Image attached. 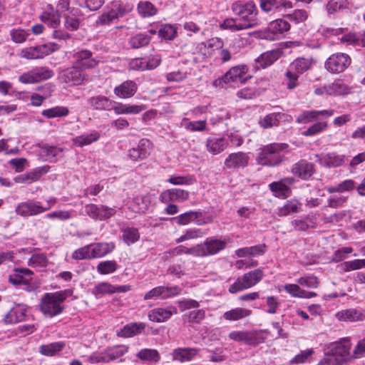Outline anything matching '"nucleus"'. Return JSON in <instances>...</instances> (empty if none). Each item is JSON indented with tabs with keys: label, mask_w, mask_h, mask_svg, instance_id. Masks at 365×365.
Returning <instances> with one entry per match:
<instances>
[{
	"label": "nucleus",
	"mask_w": 365,
	"mask_h": 365,
	"mask_svg": "<svg viewBox=\"0 0 365 365\" xmlns=\"http://www.w3.org/2000/svg\"><path fill=\"white\" fill-rule=\"evenodd\" d=\"M289 145L284 143H273L262 147L257 153L256 160L259 165L277 166L284 160L281 152L286 150Z\"/></svg>",
	"instance_id": "f257e3e1"
},
{
	"label": "nucleus",
	"mask_w": 365,
	"mask_h": 365,
	"mask_svg": "<svg viewBox=\"0 0 365 365\" xmlns=\"http://www.w3.org/2000/svg\"><path fill=\"white\" fill-rule=\"evenodd\" d=\"M71 294V291L69 289L46 293L42 297L40 302V309L41 312L49 317H53L61 314L64 309L62 304Z\"/></svg>",
	"instance_id": "f03ea898"
},
{
	"label": "nucleus",
	"mask_w": 365,
	"mask_h": 365,
	"mask_svg": "<svg viewBox=\"0 0 365 365\" xmlns=\"http://www.w3.org/2000/svg\"><path fill=\"white\" fill-rule=\"evenodd\" d=\"M231 9L233 13L238 16L237 19L245 29L259 25V21L257 18V10L253 2L235 1L232 4Z\"/></svg>",
	"instance_id": "7ed1b4c3"
},
{
	"label": "nucleus",
	"mask_w": 365,
	"mask_h": 365,
	"mask_svg": "<svg viewBox=\"0 0 365 365\" xmlns=\"http://www.w3.org/2000/svg\"><path fill=\"white\" fill-rule=\"evenodd\" d=\"M128 351V347L125 345H117L108 347L102 351L93 352L88 361L91 364H107L123 356Z\"/></svg>",
	"instance_id": "20e7f679"
},
{
	"label": "nucleus",
	"mask_w": 365,
	"mask_h": 365,
	"mask_svg": "<svg viewBox=\"0 0 365 365\" xmlns=\"http://www.w3.org/2000/svg\"><path fill=\"white\" fill-rule=\"evenodd\" d=\"M262 277L263 272L261 269H257L249 272L245 274L241 278H238L232 284H231L228 291L231 294H236L239 292L249 289L259 282Z\"/></svg>",
	"instance_id": "39448f33"
},
{
	"label": "nucleus",
	"mask_w": 365,
	"mask_h": 365,
	"mask_svg": "<svg viewBox=\"0 0 365 365\" xmlns=\"http://www.w3.org/2000/svg\"><path fill=\"white\" fill-rule=\"evenodd\" d=\"M132 10L131 7L123 5L120 1H113L108 11L103 12L96 21V26H105L112 23L114 20L123 17Z\"/></svg>",
	"instance_id": "423d86ee"
},
{
	"label": "nucleus",
	"mask_w": 365,
	"mask_h": 365,
	"mask_svg": "<svg viewBox=\"0 0 365 365\" xmlns=\"http://www.w3.org/2000/svg\"><path fill=\"white\" fill-rule=\"evenodd\" d=\"M58 49V45L55 43L41 44L22 49L20 53V57L29 60L43 58Z\"/></svg>",
	"instance_id": "0eeeda50"
},
{
	"label": "nucleus",
	"mask_w": 365,
	"mask_h": 365,
	"mask_svg": "<svg viewBox=\"0 0 365 365\" xmlns=\"http://www.w3.org/2000/svg\"><path fill=\"white\" fill-rule=\"evenodd\" d=\"M351 344L348 339H343L339 342L331 344L327 348L333 354L337 361L342 365L344 363L349 362L354 358V352H350Z\"/></svg>",
	"instance_id": "6e6552de"
},
{
	"label": "nucleus",
	"mask_w": 365,
	"mask_h": 365,
	"mask_svg": "<svg viewBox=\"0 0 365 365\" xmlns=\"http://www.w3.org/2000/svg\"><path fill=\"white\" fill-rule=\"evenodd\" d=\"M351 63L349 56L344 53H336L330 56L325 61V68L332 73L344 71Z\"/></svg>",
	"instance_id": "1a4fd4ad"
},
{
	"label": "nucleus",
	"mask_w": 365,
	"mask_h": 365,
	"mask_svg": "<svg viewBox=\"0 0 365 365\" xmlns=\"http://www.w3.org/2000/svg\"><path fill=\"white\" fill-rule=\"evenodd\" d=\"M249 68L247 65L242 64L232 67L220 79V83H230L234 82H240L245 83L252 76L248 73Z\"/></svg>",
	"instance_id": "9d476101"
},
{
	"label": "nucleus",
	"mask_w": 365,
	"mask_h": 365,
	"mask_svg": "<svg viewBox=\"0 0 365 365\" xmlns=\"http://www.w3.org/2000/svg\"><path fill=\"white\" fill-rule=\"evenodd\" d=\"M228 240L208 238L203 243L197 245L198 257L214 255L223 250Z\"/></svg>",
	"instance_id": "9b49d317"
},
{
	"label": "nucleus",
	"mask_w": 365,
	"mask_h": 365,
	"mask_svg": "<svg viewBox=\"0 0 365 365\" xmlns=\"http://www.w3.org/2000/svg\"><path fill=\"white\" fill-rule=\"evenodd\" d=\"M229 338L235 341H243L248 345L256 346L264 341L259 332L249 331H233L229 334Z\"/></svg>",
	"instance_id": "f8f14e48"
},
{
	"label": "nucleus",
	"mask_w": 365,
	"mask_h": 365,
	"mask_svg": "<svg viewBox=\"0 0 365 365\" xmlns=\"http://www.w3.org/2000/svg\"><path fill=\"white\" fill-rule=\"evenodd\" d=\"M85 212L90 217L99 220H107L116 213V210L113 207L95 204L86 205L85 206Z\"/></svg>",
	"instance_id": "ddd939ff"
},
{
	"label": "nucleus",
	"mask_w": 365,
	"mask_h": 365,
	"mask_svg": "<svg viewBox=\"0 0 365 365\" xmlns=\"http://www.w3.org/2000/svg\"><path fill=\"white\" fill-rule=\"evenodd\" d=\"M129 290H130V285L115 286L108 282H101L95 285L92 294L98 299L106 294L126 292Z\"/></svg>",
	"instance_id": "4468645a"
},
{
	"label": "nucleus",
	"mask_w": 365,
	"mask_h": 365,
	"mask_svg": "<svg viewBox=\"0 0 365 365\" xmlns=\"http://www.w3.org/2000/svg\"><path fill=\"white\" fill-rule=\"evenodd\" d=\"M60 78L65 83L78 86L84 82L86 76L82 69L73 63L71 68L65 69L61 73Z\"/></svg>",
	"instance_id": "2eb2a0df"
},
{
	"label": "nucleus",
	"mask_w": 365,
	"mask_h": 365,
	"mask_svg": "<svg viewBox=\"0 0 365 365\" xmlns=\"http://www.w3.org/2000/svg\"><path fill=\"white\" fill-rule=\"evenodd\" d=\"M181 290V288L178 286L170 287L159 286L152 289L148 292H147L144 295V299L148 300L156 299L157 297H161L163 299L169 298L180 294Z\"/></svg>",
	"instance_id": "dca6fc26"
},
{
	"label": "nucleus",
	"mask_w": 365,
	"mask_h": 365,
	"mask_svg": "<svg viewBox=\"0 0 365 365\" xmlns=\"http://www.w3.org/2000/svg\"><path fill=\"white\" fill-rule=\"evenodd\" d=\"M46 211L40 202L34 200L21 202L16 208V212L23 217L36 215Z\"/></svg>",
	"instance_id": "f3484780"
},
{
	"label": "nucleus",
	"mask_w": 365,
	"mask_h": 365,
	"mask_svg": "<svg viewBox=\"0 0 365 365\" xmlns=\"http://www.w3.org/2000/svg\"><path fill=\"white\" fill-rule=\"evenodd\" d=\"M248 155L243 152L230 153L225 160V166L227 169L238 170L245 168L249 163Z\"/></svg>",
	"instance_id": "a211bd4d"
},
{
	"label": "nucleus",
	"mask_w": 365,
	"mask_h": 365,
	"mask_svg": "<svg viewBox=\"0 0 365 365\" xmlns=\"http://www.w3.org/2000/svg\"><path fill=\"white\" fill-rule=\"evenodd\" d=\"M75 61L73 63L81 69L95 68L99 61L92 58V53L88 50H82L73 54Z\"/></svg>",
	"instance_id": "6ab92c4d"
},
{
	"label": "nucleus",
	"mask_w": 365,
	"mask_h": 365,
	"mask_svg": "<svg viewBox=\"0 0 365 365\" xmlns=\"http://www.w3.org/2000/svg\"><path fill=\"white\" fill-rule=\"evenodd\" d=\"M190 192L179 188H171L163 191L160 195V200L163 203L170 202H184L188 200Z\"/></svg>",
	"instance_id": "aec40b11"
},
{
	"label": "nucleus",
	"mask_w": 365,
	"mask_h": 365,
	"mask_svg": "<svg viewBox=\"0 0 365 365\" xmlns=\"http://www.w3.org/2000/svg\"><path fill=\"white\" fill-rule=\"evenodd\" d=\"M50 168L48 165L38 167L29 172L15 177L14 180L16 183L31 184L38 180L43 175L49 171Z\"/></svg>",
	"instance_id": "412c9836"
},
{
	"label": "nucleus",
	"mask_w": 365,
	"mask_h": 365,
	"mask_svg": "<svg viewBox=\"0 0 365 365\" xmlns=\"http://www.w3.org/2000/svg\"><path fill=\"white\" fill-rule=\"evenodd\" d=\"M202 213L201 212L188 211L184 212L174 219L176 220L178 225H185L190 222L195 221L197 225H203L207 223L212 222V217H207V220L202 219Z\"/></svg>",
	"instance_id": "4be33fe9"
},
{
	"label": "nucleus",
	"mask_w": 365,
	"mask_h": 365,
	"mask_svg": "<svg viewBox=\"0 0 365 365\" xmlns=\"http://www.w3.org/2000/svg\"><path fill=\"white\" fill-rule=\"evenodd\" d=\"M160 63L158 56L150 58H137L132 59L129 63V68L134 71H145L155 68Z\"/></svg>",
	"instance_id": "5701e85b"
},
{
	"label": "nucleus",
	"mask_w": 365,
	"mask_h": 365,
	"mask_svg": "<svg viewBox=\"0 0 365 365\" xmlns=\"http://www.w3.org/2000/svg\"><path fill=\"white\" fill-rule=\"evenodd\" d=\"M292 173L302 180H308L314 173V165L305 160H300L292 168Z\"/></svg>",
	"instance_id": "b1692460"
},
{
	"label": "nucleus",
	"mask_w": 365,
	"mask_h": 365,
	"mask_svg": "<svg viewBox=\"0 0 365 365\" xmlns=\"http://www.w3.org/2000/svg\"><path fill=\"white\" fill-rule=\"evenodd\" d=\"M150 147L148 140L142 139L136 147L129 150L128 156L133 161L145 159L150 155Z\"/></svg>",
	"instance_id": "393cba45"
},
{
	"label": "nucleus",
	"mask_w": 365,
	"mask_h": 365,
	"mask_svg": "<svg viewBox=\"0 0 365 365\" xmlns=\"http://www.w3.org/2000/svg\"><path fill=\"white\" fill-rule=\"evenodd\" d=\"M200 349L195 347L175 349L171 355L173 361L181 363L190 361L199 354Z\"/></svg>",
	"instance_id": "a878e982"
},
{
	"label": "nucleus",
	"mask_w": 365,
	"mask_h": 365,
	"mask_svg": "<svg viewBox=\"0 0 365 365\" xmlns=\"http://www.w3.org/2000/svg\"><path fill=\"white\" fill-rule=\"evenodd\" d=\"M229 143L225 138L209 137L205 142L206 150L213 155L222 153L227 147Z\"/></svg>",
	"instance_id": "bb28decb"
},
{
	"label": "nucleus",
	"mask_w": 365,
	"mask_h": 365,
	"mask_svg": "<svg viewBox=\"0 0 365 365\" xmlns=\"http://www.w3.org/2000/svg\"><path fill=\"white\" fill-rule=\"evenodd\" d=\"M137 90V84L133 81L128 80L115 86L113 92L120 98H130L135 94Z\"/></svg>",
	"instance_id": "cd10ccee"
},
{
	"label": "nucleus",
	"mask_w": 365,
	"mask_h": 365,
	"mask_svg": "<svg viewBox=\"0 0 365 365\" xmlns=\"http://www.w3.org/2000/svg\"><path fill=\"white\" fill-rule=\"evenodd\" d=\"M177 314V309L175 307H169L168 309L156 308L148 312V319L150 321L157 323L163 322L173 314Z\"/></svg>",
	"instance_id": "c85d7f7f"
},
{
	"label": "nucleus",
	"mask_w": 365,
	"mask_h": 365,
	"mask_svg": "<svg viewBox=\"0 0 365 365\" xmlns=\"http://www.w3.org/2000/svg\"><path fill=\"white\" fill-rule=\"evenodd\" d=\"M111 109L116 115L138 114L145 110L146 106L144 105L123 104L113 101Z\"/></svg>",
	"instance_id": "c756f323"
},
{
	"label": "nucleus",
	"mask_w": 365,
	"mask_h": 365,
	"mask_svg": "<svg viewBox=\"0 0 365 365\" xmlns=\"http://www.w3.org/2000/svg\"><path fill=\"white\" fill-rule=\"evenodd\" d=\"M32 274V271L27 268H17L14 269V273L9 276V281L14 285H28Z\"/></svg>",
	"instance_id": "7c9ffc66"
},
{
	"label": "nucleus",
	"mask_w": 365,
	"mask_h": 365,
	"mask_svg": "<svg viewBox=\"0 0 365 365\" xmlns=\"http://www.w3.org/2000/svg\"><path fill=\"white\" fill-rule=\"evenodd\" d=\"M150 202L149 195H138L133 198L129 209L133 212L144 214L148 210Z\"/></svg>",
	"instance_id": "2f4dec72"
},
{
	"label": "nucleus",
	"mask_w": 365,
	"mask_h": 365,
	"mask_svg": "<svg viewBox=\"0 0 365 365\" xmlns=\"http://www.w3.org/2000/svg\"><path fill=\"white\" fill-rule=\"evenodd\" d=\"M90 245L93 259L103 257L115 249V245L113 242H98L90 244Z\"/></svg>",
	"instance_id": "473e14b6"
},
{
	"label": "nucleus",
	"mask_w": 365,
	"mask_h": 365,
	"mask_svg": "<svg viewBox=\"0 0 365 365\" xmlns=\"http://www.w3.org/2000/svg\"><path fill=\"white\" fill-rule=\"evenodd\" d=\"M282 54L281 48H276L262 53L257 59L256 63L261 67L265 68L272 65Z\"/></svg>",
	"instance_id": "72a5a7b5"
},
{
	"label": "nucleus",
	"mask_w": 365,
	"mask_h": 365,
	"mask_svg": "<svg viewBox=\"0 0 365 365\" xmlns=\"http://www.w3.org/2000/svg\"><path fill=\"white\" fill-rule=\"evenodd\" d=\"M146 325L143 322H133L128 324L123 329L118 331L117 335L120 337L128 338L140 334L145 328Z\"/></svg>",
	"instance_id": "f704fd0d"
},
{
	"label": "nucleus",
	"mask_w": 365,
	"mask_h": 365,
	"mask_svg": "<svg viewBox=\"0 0 365 365\" xmlns=\"http://www.w3.org/2000/svg\"><path fill=\"white\" fill-rule=\"evenodd\" d=\"M113 101L104 96H96L88 100V104L96 110H110Z\"/></svg>",
	"instance_id": "c9c22d12"
},
{
	"label": "nucleus",
	"mask_w": 365,
	"mask_h": 365,
	"mask_svg": "<svg viewBox=\"0 0 365 365\" xmlns=\"http://www.w3.org/2000/svg\"><path fill=\"white\" fill-rule=\"evenodd\" d=\"M284 115L282 113H272L266 115L264 117L259 120V125L264 129L270 128L279 125V123Z\"/></svg>",
	"instance_id": "e433bc0d"
},
{
	"label": "nucleus",
	"mask_w": 365,
	"mask_h": 365,
	"mask_svg": "<svg viewBox=\"0 0 365 365\" xmlns=\"http://www.w3.org/2000/svg\"><path fill=\"white\" fill-rule=\"evenodd\" d=\"M319 162L321 165L327 167H339L343 163L344 158L334 153H327L319 156Z\"/></svg>",
	"instance_id": "4c0bfd02"
},
{
	"label": "nucleus",
	"mask_w": 365,
	"mask_h": 365,
	"mask_svg": "<svg viewBox=\"0 0 365 365\" xmlns=\"http://www.w3.org/2000/svg\"><path fill=\"white\" fill-rule=\"evenodd\" d=\"M312 59V57L297 58L290 64V70L295 71L297 74L303 73L311 68Z\"/></svg>",
	"instance_id": "58836bf2"
},
{
	"label": "nucleus",
	"mask_w": 365,
	"mask_h": 365,
	"mask_svg": "<svg viewBox=\"0 0 365 365\" xmlns=\"http://www.w3.org/2000/svg\"><path fill=\"white\" fill-rule=\"evenodd\" d=\"M302 204L296 199L287 200L286 203L279 208V216H287L291 213H297L301 211Z\"/></svg>",
	"instance_id": "ea45409f"
},
{
	"label": "nucleus",
	"mask_w": 365,
	"mask_h": 365,
	"mask_svg": "<svg viewBox=\"0 0 365 365\" xmlns=\"http://www.w3.org/2000/svg\"><path fill=\"white\" fill-rule=\"evenodd\" d=\"M100 138V134L97 131L86 133L76 137L73 139V143L78 147L88 145Z\"/></svg>",
	"instance_id": "a19ab883"
},
{
	"label": "nucleus",
	"mask_w": 365,
	"mask_h": 365,
	"mask_svg": "<svg viewBox=\"0 0 365 365\" xmlns=\"http://www.w3.org/2000/svg\"><path fill=\"white\" fill-rule=\"evenodd\" d=\"M324 90L327 94L331 96L344 95L349 92V88L340 81H334L325 86Z\"/></svg>",
	"instance_id": "79ce46f5"
},
{
	"label": "nucleus",
	"mask_w": 365,
	"mask_h": 365,
	"mask_svg": "<svg viewBox=\"0 0 365 365\" xmlns=\"http://www.w3.org/2000/svg\"><path fill=\"white\" fill-rule=\"evenodd\" d=\"M61 152L62 150L60 148L45 145L41 147L39 155L46 161L55 162L56 157Z\"/></svg>",
	"instance_id": "37998d69"
},
{
	"label": "nucleus",
	"mask_w": 365,
	"mask_h": 365,
	"mask_svg": "<svg viewBox=\"0 0 365 365\" xmlns=\"http://www.w3.org/2000/svg\"><path fill=\"white\" fill-rule=\"evenodd\" d=\"M25 315V310L20 307H16L11 309L5 315L4 322L7 324H15L23 321Z\"/></svg>",
	"instance_id": "c03bdc74"
},
{
	"label": "nucleus",
	"mask_w": 365,
	"mask_h": 365,
	"mask_svg": "<svg viewBox=\"0 0 365 365\" xmlns=\"http://www.w3.org/2000/svg\"><path fill=\"white\" fill-rule=\"evenodd\" d=\"M38 90H43V93L42 95L39 93H34L31 96V103L34 106H39L41 105L42 102L48 98L51 93L53 92L52 86L51 84H45L42 87H39Z\"/></svg>",
	"instance_id": "a18cd8bd"
},
{
	"label": "nucleus",
	"mask_w": 365,
	"mask_h": 365,
	"mask_svg": "<svg viewBox=\"0 0 365 365\" xmlns=\"http://www.w3.org/2000/svg\"><path fill=\"white\" fill-rule=\"evenodd\" d=\"M269 189L277 197L285 198L290 195L291 190L284 182H274L269 185Z\"/></svg>",
	"instance_id": "49530a36"
},
{
	"label": "nucleus",
	"mask_w": 365,
	"mask_h": 365,
	"mask_svg": "<svg viewBox=\"0 0 365 365\" xmlns=\"http://www.w3.org/2000/svg\"><path fill=\"white\" fill-rule=\"evenodd\" d=\"M340 321L344 322H356L362 320V314L356 309H349L339 312L336 314Z\"/></svg>",
	"instance_id": "de8ad7c7"
},
{
	"label": "nucleus",
	"mask_w": 365,
	"mask_h": 365,
	"mask_svg": "<svg viewBox=\"0 0 365 365\" xmlns=\"http://www.w3.org/2000/svg\"><path fill=\"white\" fill-rule=\"evenodd\" d=\"M252 311L247 309L235 308L224 313L223 317L230 321H236L249 317Z\"/></svg>",
	"instance_id": "09e8293b"
},
{
	"label": "nucleus",
	"mask_w": 365,
	"mask_h": 365,
	"mask_svg": "<svg viewBox=\"0 0 365 365\" xmlns=\"http://www.w3.org/2000/svg\"><path fill=\"white\" fill-rule=\"evenodd\" d=\"M64 346L65 343L63 341L54 342L49 344L41 345L39 348V351L42 355L51 356L61 351Z\"/></svg>",
	"instance_id": "8fccbe9b"
},
{
	"label": "nucleus",
	"mask_w": 365,
	"mask_h": 365,
	"mask_svg": "<svg viewBox=\"0 0 365 365\" xmlns=\"http://www.w3.org/2000/svg\"><path fill=\"white\" fill-rule=\"evenodd\" d=\"M68 113L69 110L67 107L56 106L43 110L41 115L47 118H53L66 116Z\"/></svg>",
	"instance_id": "3c124183"
},
{
	"label": "nucleus",
	"mask_w": 365,
	"mask_h": 365,
	"mask_svg": "<svg viewBox=\"0 0 365 365\" xmlns=\"http://www.w3.org/2000/svg\"><path fill=\"white\" fill-rule=\"evenodd\" d=\"M137 357L143 361L158 362L160 359V354L156 349H143L137 354Z\"/></svg>",
	"instance_id": "603ef678"
},
{
	"label": "nucleus",
	"mask_w": 365,
	"mask_h": 365,
	"mask_svg": "<svg viewBox=\"0 0 365 365\" xmlns=\"http://www.w3.org/2000/svg\"><path fill=\"white\" fill-rule=\"evenodd\" d=\"M327 123L324 121H319L309 126L306 130L302 133L303 136H313L317 135L327 128Z\"/></svg>",
	"instance_id": "864d4df0"
},
{
	"label": "nucleus",
	"mask_w": 365,
	"mask_h": 365,
	"mask_svg": "<svg viewBox=\"0 0 365 365\" xmlns=\"http://www.w3.org/2000/svg\"><path fill=\"white\" fill-rule=\"evenodd\" d=\"M117 263L115 261H103L97 265V271L101 274H108L113 273L117 269Z\"/></svg>",
	"instance_id": "5fc2aeb1"
},
{
	"label": "nucleus",
	"mask_w": 365,
	"mask_h": 365,
	"mask_svg": "<svg viewBox=\"0 0 365 365\" xmlns=\"http://www.w3.org/2000/svg\"><path fill=\"white\" fill-rule=\"evenodd\" d=\"M138 10L143 17L152 16L157 12L155 7L149 1H140L138 5Z\"/></svg>",
	"instance_id": "6e6d98bb"
},
{
	"label": "nucleus",
	"mask_w": 365,
	"mask_h": 365,
	"mask_svg": "<svg viewBox=\"0 0 365 365\" xmlns=\"http://www.w3.org/2000/svg\"><path fill=\"white\" fill-rule=\"evenodd\" d=\"M347 0H330L328 1L326 8L329 14H332L336 11L347 8Z\"/></svg>",
	"instance_id": "4d7b16f0"
},
{
	"label": "nucleus",
	"mask_w": 365,
	"mask_h": 365,
	"mask_svg": "<svg viewBox=\"0 0 365 365\" xmlns=\"http://www.w3.org/2000/svg\"><path fill=\"white\" fill-rule=\"evenodd\" d=\"M269 29L272 33L282 34L289 31L290 25L287 21L279 19L270 23Z\"/></svg>",
	"instance_id": "13d9d810"
},
{
	"label": "nucleus",
	"mask_w": 365,
	"mask_h": 365,
	"mask_svg": "<svg viewBox=\"0 0 365 365\" xmlns=\"http://www.w3.org/2000/svg\"><path fill=\"white\" fill-rule=\"evenodd\" d=\"M169 254L172 256H177L182 254H185L198 257L197 246L195 245L190 248H187L183 245H180L170 250Z\"/></svg>",
	"instance_id": "bf43d9fd"
},
{
	"label": "nucleus",
	"mask_w": 365,
	"mask_h": 365,
	"mask_svg": "<svg viewBox=\"0 0 365 365\" xmlns=\"http://www.w3.org/2000/svg\"><path fill=\"white\" fill-rule=\"evenodd\" d=\"M317 120L318 118L316 115V110H304L296 119L297 123L301 124H307Z\"/></svg>",
	"instance_id": "052dcab7"
},
{
	"label": "nucleus",
	"mask_w": 365,
	"mask_h": 365,
	"mask_svg": "<svg viewBox=\"0 0 365 365\" xmlns=\"http://www.w3.org/2000/svg\"><path fill=\"white\" fill-rule=\"evenodd\" d=\"M123 237L125 242L130 245L137 242L140 237L139 232L134 227H128L123 230Z\"/></svg>",
	"instance_id": "680f3d73"
},
{
	"label": "nucleus",
	"mask_w": 365,
	"mask_h": 365,
	"mask_svg": "<svg viewBox=\"0 0 365 365\" xmlns=\"http://www.w3.org/2000/svg\"><path fill=\"white\" fill-rule=\"evenodd\" d=\"M297 282L299 284L311 289L317 288L319 284L317 277L313 274L302 277L299 278Z\"/></svg>",
	"instance_id": "e2e57ef3"
},
{
	"label": "nucleus",
	"mask_w": 365,
	"mask_h": 365,
	"mask_svg": "<svg viewBox=\"0 0 365 365\" xmlns=\"http://www.w3.org/2000/svg\"><path fill=\"white\" fill-rule=\"evenodd\" d=\"M150 37L147 35L139 34L130 39V44L134 48H138L147 46L150 42Z\"/></svg>",
	"instance_id": "0e129e2a"
},
{
	"label": "nucleus",
	"mask_w": 365,
	"mask_h": 365,
	"mask_svg": "<svg viewBox=\"0 0 365 365\" xmlns=\"http://www.w3.org/2000/svg\"><path fill=\"white\" fill-rule=\"evenodd\" d=\"M184 317L188 322L200 324L205 318V311L204 309H195L190 312Z\"/></svg>",
	"instance_id": "69168bd1"
},
{
	"label": "nucleus",
	"mask_w": 365,
	"mask_h": 365,
	"mask_svg": "<svg viewBox=\"0 0 365 365\" xmlns=\"http://www.w3.org/2000/svg\"><path fill=\"white\" fill-rule=\"evenodd\" d=\"M91 255V245H88L75 250L72 254V258L76 260L91 259H93Z\"/></svg>",
	"instance_id": "338daca9"
},
{
	"label": "nucleus",
	"mask_w": 365,
	"mask_h": 365,
	"mask_svg": "<svg viewBox=\"0 0 365 365\" xmlns=\"http://www.w3.org/2000/svg\"><path fill=\"white\" fill-rule=\"evenodd\" d=\"M36 80V83L41 81H45L51 78L53 75V72L46 67H39L33 69Z\"/></svg>",
	"instance_id": "774afa93"
}]
</instances>
